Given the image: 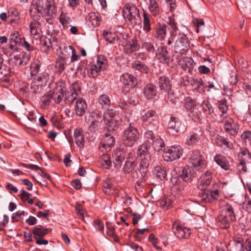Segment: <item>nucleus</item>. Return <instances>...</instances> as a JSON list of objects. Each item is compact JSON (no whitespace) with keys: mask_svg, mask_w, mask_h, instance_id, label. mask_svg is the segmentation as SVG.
I'll list each match as a JSON object with an SVG mask.
<instances>
[{"mask_svg":"<svg viewBox=\"0 0 251 251\" xmlns=\"http://www.w3.org/2000/svg\"><path fill=\"white\" fill-rule=\"evenodd\" d=\"M123 15L127 24L132 27L139 25L141 22L139 10L133 4L127 3L124 6Z\"/></svg>","mask_w":251,"mask_h":251,"instance_id":"nucleus-1","label":"nucleus"},{"mask_svg":"<svg viewBox=\"0 0 251 251\" xmlns=\"http://www.w3.org/2000/svg\"><path fill=\"white\" fill-rule=\"evenodd\" d=\"M235 220L233 206L227 204L217 218L216 222L217 226L221 228L227 229L229 227L230 223Z\"/></svg>","mask_w":251,"mask_h":251,"instance_id":"nucleus-2","label":"nucleus"},{"mask_svg":"<svg viewBox=\"0 0 251 251\" xmlns=\"http://www.w3.org/2000/svg\"><path fill=\"white\" fill-rule=\"evenodd\" d=\"M221 185V183L220 182H214L212 186H211L212 189L201 192L200 194L201 201L207 203L211 202L217 199L219 196L218 189L220 187Z\"/></svg>","mask_w":251,"mask_h":251,"instance_id":"nucleus-3","label":"nucleus"},{"mask_svg":"<svg viewBox=\"0 0 251 251\" xmlns=\"http://www.w3.org/2000/svg\"><path fill=\"white\" fill-rule=\"evenodd\" d=\"M139 134L136 128L132 127L126 129L123 135V144L127 147H132L139 139Z\"/></svg>","mask_w":251,"mask_h":251,"instance_id":"nucleus-4","label":"nucleus"},{"mask_svg":"<svg viewBox=\"0 0 251 251\" xmlns=\"http://www.w3.org/2000/svg\"><path fill=\"white\" fill-rule=\"evenodd\" d=\"M103 119L102 113L99 110L91 112L90 115L86 117V121L89 124L90 130L96 131L101 126Z\"/></svg>","mask_w":251,"mask_h":251,"instance_id":"nucleus-5","label":"nucleus"},{"mask_svg":"<svg viewBox=\"0 0 251 251\" xmlns=\"http://www.w3.org/2000/svg\"><path fill=\"white\" fill-rule=\"evenodd\" d=\"M188 161L198 171L204 169L206 167L204 157L197 151L191 152L188 157Z\"/></svg>","mask_w":251,"mask_h":251,"instance_id":"nucleus-6","label":"nucleus"},{"mask_svg":"<svg viewBox=\"0 0 251 251\" xmlns=\"http://www.w3.org/2000/svg\"><path fill=\"white\" fill-rule=\"evenodd\" d=\"M183 149L180 146L170 147L163 154V157L166 161H173L179 159L182 155Z\"/></svg>","mask_w":251,"mask_h":251,"instance_id":"nucleus-7","label":"nucleus"},{"mask_svg":"<svg viewBox=\"0 0 251 251\" xmlns=\"http://www.w3.org/2000/svg\"><path fill=\"white\" fill-rule=\"evenodd\" d=\"M190 48V42L185 35L179 36L176 40L174 45L176 52L181 54H186Z\"/></svg>","mask_w":251,"mask_h":251,"instance_id":"nucleus-8","label":"nucleus"},{"mask_svg":"<svg viewBox=\"0 0 251 251\" xmlns=\"http://www.w3.org/2000/svg\"><path fill=\"white\" fill-rule=\"evenodd\" d=\"M240 163L238 165L239 170L244 173L247 172L246 162H251V153L246 148H241L238 153Z\"/></svg>","mask_w":251,"mask_h":251,"instance_id":"nucleus-9","label":"nucleus"},{"mask_svg":"<svg viewBox=\"0 0 251 251\" xmlns=\"http://www.w3.org/2000/svg\"><path fill=\"white\" fill-rule=\"evenodd\" d=\"M49 229L44 228L41 226H36L32 230V234L36 240V243L38 245H47L48 241L43 238L49 232Z\"/></svg>","mask_w":251,"mask_h":251,"instance_id":"nucleus-10","label":"nucleus"},{"mask_svg":"<svg viewBox=\"0 0 251 251\" xmlns=\"http://www.w3.org/2000/svg\"><path fill=\"white\" fill-rule=\"evenodd\" d=\"M216 181L213 180V173L209 171L205 172L204 174H202L200 177L198 186V188L201 190L206 189L207 187ZM217 182H220L217 181Z\"/></svg>","mask_w":251,"mask_h":251,"instance_id":"nucleus-11","label":"nucleus"},{"mask_svg":"<svg viewBox=\"0 0 251 251\" xmlns=\"http://www.w3.org/2000/svg\"><path fill=\"white\" fill-rule=\"evenodd\" d=\"M220 122L223 125V127L226 132L232 135H234L237 133L238 126L230 117H224L221 119Z\"/></svg>","mask_w":251,"mask_h":251,"instance_id":"nucleus-12","label":"nucleus"},{"mask_svg":"<svg viewBox=\"0 0 251 251\" xmlns=\"http://www.w3.org/2000/svg\"><path fill=\"white\" fill-rule=\"evenodd\" d=\"M120 79L124 86V91L126 93H129L130 89L133 88L137 84L136 78L128 73L123 74L120 77Z\"/></svg>","mask_w":251,"mask_h":251,"instance_id":"nucleus-13","label":"nucleus"},{"mask_svg":"<svg viewBox=\"0 0 251 251\" xmlns=\"http://www.w3.org/2000/svg\"><path fill=\"white\" fill-rule=\"evenodd\" d=\"M172 230L176 236L179 239L187 238L191 233L190 228L183 226L177 222L173 224Z\"/></svg>","mask_w":251,"mask_h":251,"instance_id":"nucleus-14","label":"nucleus"},{"mask_svg":"<svg viewBox=\"0 0 251 251\" xmlns=\"http://www.w3.org/2000/svg\"><path fill=\"white\" fill-rule=\"evenodd\" d=\"M44 11L47 22L50 23V20L54 17L57 13V8L54 0H47Z\"/></svg>","mask_w":251,"mask_h":251,"instance_id":"nucleus-15","label":"nucleus"},{"mask_svg":"<svg viewBox=\"0 0 251 251\" xmlns=\"http://www.w3.org/2000/svg\"><path fill=\"white\" fill-rule=\"evenodd\" d=\"M44 8L43 0H33L30 9L31 16L32 17H40V15H36V13L42 14Z\"/></svg>","mask_w":251,"mask_h":251,"instance_id":"nucleus-16","label":"nucleus"},{"mask_svg":"<svg viewBox=\"0 0 251 251\" xmlns=\"http://www.w3.org/2000/svg\"><path fill=\"white\" fill-rule=\"evenodd\" d=\"M32 18L34 20L30 23V32L36 41H37L38 38L41 37V24L37 21L39 17Z\"/></svg>","mask_w":251,"mask_h":251,"instance_id":"nucleus-17","label":"nucleus"},{"mask_svg":"<svg viewBox=\"0 0 251 251\" xmlns=\"http://www.w3.org/2000/svg\"><path fill=\"white\" fill-rule=\"evenodd\" d=\"M126 157V151L122 149H117L113 154V164L114 167L119 169L121 168L123 161Z\"/></svg>","mask_w":251,"mask_h":251,"instance_id":"nucleus-18","label":"nucleus"},{"mask_svg":"<svg viewBox=\"0 0 251 251\" xmlns=\"http://www.w3.org/2000/svg\"><path fill=\"white\" fill-rule=\"evenodd\" d=\"M24 38L18 31L11 33L9 37V48L12 50H16L17 46H20Z\"/></svg>","mask_w":251,"mask_h":251,"instance_id":"nucleus-19","label":"nucleus"},{"mask_svg":"<svg viewBox=\"0 0 251 251\" xmlns=\"http://www.w3.org/2000/svg\"><path fill=\"white\" fill-rule=\"evenodd\" d=\"M114 138L110 134H106L99 146V150L102 152L107 151L114 145Z\"/></svg>","mask_w":251,"mask_h":251,"instance_id":"nucleus-20","label":"nucleus"},{"mask_svg":"<svg viewBox=\"0 0 251 251\" xmlns=\"http://www.w3.org/2000/svg\"><path fill=\"white\" fill-rule=\"evenodd\" d=\"M158 84L161 93L169 94L171 90L172 84L168 77L160 76L158 78Z\"/></svg>","mask_w":251,"mask_h":251,"instance_id":"nucleus-21","label":"nucleus"},{"mask_svg":"<svg viewBox=\"0 0 251 251\" xmlns=\"http://www.w3.org/2000/svg\"><path fill=\"white\" fill-rule=\"evenodd\" d=\"M196 173L194 169L189 167H185L183 168L181 174L180 175V177L183 180L186 182L191 181L196 177Z\"/></svg>","mask_w":251,"mask_h":251,"instance_id":"nucleus-22","label":"nucleus"},{"mask_svg":"<svg viewBox=\"0 0 251 251\" xmlns=\"http://www.w3.org/2000/svg\"><path fill=\"white\" fill-rule=\"evenodd\" d=\"M167 26L163 23H158L156 25L154 32L153 33L154 36L160 41L163 40L166 35Z\"/></svg>","mask_w":251,"mask_h":251,"instance_id":"nucleus-23","label":"nucleus"},{"mask_svg":"<svg viewBox=\"0 0 251 251\" xmlns=\"http://www.w3.org/2000/svg\"><path fill=\"white\" fill-rule=\"evenodd\" d=\"M136 157L134 153L129 152L124 167L125 173H129L134 169L136 166Z\"/></svg>","mask_w":251,"mask_h":251,"instance_id":"nucleus-24","label":"nucleus"},{"mask_svg":"<svg viewBox=\"0 0 251 251\" xmlns=\"http://www.w3.org/2000/svg\"><path fill=\"white\" fill-rule=\"evenodd\" d=\"M147 135L151 136V138L150 137H147L148 138L150 139V140L148 139V142H150L151 141H152V145L155 151H160L165 147L164 142L160 137L158 136H152L151 133H147Z\"/></svg>","mask_w":251,"mask_h":251,"instance_id":"nucleus-25","label":"nucleus"},{"mask_svg":"<svg viewBox=\"0 0 251 251\" xmlns=\"http://www.w3.org/2000/svg\"><path fill=\"white\" fill-rule=\"evenodd\" d=\"M140 48V45L136 38L128 41L124 46V51L127 54H131L138 50Z\"/></svg>","mask_w":251,"mask_h":251,"instance_id":"nucleus-26","label":"nucleus"},{"mask_svg":"<svg viewBox=\"0 0 251 251\" xmlns=\"http://www.w3.org/2000/svg\"><path fill=\"white\" fill-rule=\"evenodd\" d=\"M196 102L190 98H187L185 103V107L188 112V115L193 118L197 116V112L196 110Z\"/></svg>","mask_w":251,"mask_h":251,"instance_id":"nucleus-27","label":"nucleus"},{"mask_svg":"<svg viewBox=\"0 0 251 251\" xmlns=\"http://www.w3.org/2000/svg\"><path fill=\"white\" fill-rule=\"evenodd\" d=\"M214 161L218 165L225 171H228L229 170V162L226 156L221 154H216L214 157Z\"/></svg>","mask_w":251,"mask_h":251,"instance_id":"nucleus-28","label":"nucleus"},{"mask_svg":"<svg viewBox=\"0 0 251 251\" xmlns=\"http://www.w3.org/2000/svg\"><path fill=\"white\" fill-rule=\"evenodd\" d=\"M74 140L79 148H82L84 144V135L83 131L79 128H76L74 131Z\"/></svg>","mask_w":251,"mask_h":251,"instance_id":"nucleus-29","label":"nucleus"},{"mask_svg":"<svg viewBox=\"0 0 251 251\" xmlns=\"http://www.w3.org/2000/svg\"><path fill=\"white\" fill-rule=\"evenodd\" d=\"M181 123L174 117H171L168 124L169 132L175 135L180 130Z\"/></svg>","mask_w":251,"mask_h":251,"instance_id":"nucleus-30","label":"nucleus"},{"mask_svg":"<svg viewBox=\"0 0 251 251\" xmlns=\"http://www.w3.org/2000/svg\"><path fill=\"white\" fill-rule=\"evenodd\" d=\"M156 59L161 63H167L169 60V55L165 47L158 48L156 53Z\"/></svg>","mask_w":251,"mask_h":251,"instance_id":"nucleus-31","label":"nucleus"},{"mask_svg":"<svg viewBox=\"0 0 251 251\" xmlns=\"http://www.w3.org/2000/svg\"><path fill=\"white\" fill-rule=\"evenodd\" d=\"M36 44L41 46V50L44 52H47L52 47L50 39L46 37H41L38 38Z\"/></svg>","mask_w":251,"mask_h":251,"instance_id":"nucleus-32","label":"nucleus"},{"mask_svg":"<svg viewBox=\"0 0 251 251\" xmlns=\"http://www.w3.org/2000/svg\"><path fill=\"white\" fill-rule=\"evenodd\" d=\"M87 108V105L85 100L82 98L78 99L76 102L75 108L76 114L79 116L83 115Z\"/></svg>","mask_w":251,"mask_h":251,"instance_id":"nucleus-33","label":"nucleus"},{"mask_svg":"<svg viewBox=\"0 0 251 251\" xmlns=\"http://www.w3.org/2000/svg\"><path fill=\"white\" fill-rule=\"evenodd\" d=\"M140 160V171L145 176L147 168L151 161V155L147 154L146 156L138 157Z\"/></svg>","mask_w":251,"mask_h":251,"instance_id":"nucleus-34","label":"nucleus"},{"mask_svg":"<svg viewBox=\"0 0 251 251\" xmlns=\"http://www.w3.org/2000/svg\"><path fill=\"white\" fill-rule=\"evenodd\" d=\"M95 65L100 71L105 70L108 67L107 59L103 55H100L97 57V63Z\"/></svg>","mask_w":251,"mask_h":251,"instance_id":"nucleus-35","label":"nucleus"},{"mask_svg":"<svg viewBox=\"0 0 251 251\" xmlns=\"http://www.w3.org/2000/svg\"><path fill=\"white\" fill-rule=\"evenodd\" d=\"M131 67L135 71H138L143 74H147L149 71V69L147 65L138 60L132 62Z\"/></svg>","mask_w":251,"mask_h":251,"instance_id":"nucleus-36","label":"nucleus"},{"mask_svg":"<svg viewBox=\"0 0 251 251\" xmlns=\"http://www.w3.org/2000/svg\"><path fill=\"white\" fill-rule=\"evenodd\" d=\"M169 21L168 25H169V30L172 40H174L177 34L178 28L176 26V23L173 18L170 17L169 18Z\"/></svg>","mask_w":251,"mask_h":251,"instance_id":"nucleus-37","label":"nucleus"},{"mask_svg":"<svg viewBox=\"0 0 251 251\" xmlns=\"http://www.w3.org/2000/svg\"><path fill=\"white\" fill-rule=\"evenodd\" d=\"M157 118V115L153 111H148L142 117L143 121L149 124H153V122L156 121Z\"/></svg>","mask_w":251,"mask_h":251,"instance_id":"nucleus-38","label":"nucleus"},{"mask_svg":"<svg viewBox=\"0 0 251 251\" xmlns=\"http://www.w3.org/2000/svg\"><path fill=\"white\" fill-rule=\"evenodd\" d=\"M180 64L184 70L189 69V71H191L194 68V62L192 58L183 57L182 58V59L180 60Z\"/></svg>","mask_w":251,"mask_h":251,"instance_id":"nucleus-39","label":"nucleus"},{"mask_svg":"<svg viewBox=\"0 0 251 251\" xmlns=\"http://www.w3.org/2000/svg\"><path fill=\"white\" fill-rule=\"evenodd\" d=\"M149 11L154 16H158L160 14V8L156 0H150L148 4Z\"/></svg>","mask_w":251,"mask_h":251,"instance_id":"nucleus-40","label":"nucleus"},{"mask_svg":"<svg viewBox=\"0 0 251 251\" xmlns=\"http://www.w3.org/2000/svg\"><path fill=\"white\" fill-rule=\"evenodd\" d=\"M66 65V58L59 56L56 61L55 67L57 71L61 73L65 70Z\"/></svg>","mask_w":251,"mask_h":251,"instance_id":"nucleus-41","label":"nucleus"},{"mask_svg":"<svg viewBox=\"0 0 251 251\" xmlns=\"http://www.w3.org/2000/svg\"><path fill=\"white\" fill-rule=\"evenodd\" d=\"M41 89V87H39V85L36 84V82L34 81L31 84L30 89L26 87L25 88H21V90L23 93H40Z\"/></svg>","mask_w":251,"mask_h":251,"instance_id":"nucleus-42","label":"nucleus"},{"mask_svg":"<svg viewBox=\"0 0 251 251\" xmlns=\"http://www.w3.org/2000/svg\"><path fill=\"white\" fill-rule=\"evenodd\" d=\"M30 58V54L29 53H24L21 57L18 58L17 56L15 57L16 60V63L19 65L25 66L27 64Z\"/></svg>","mask_w":251,"mask_h":251,"instance_id":"nucleus-43","label":"nucleus"},{"mask_svg":"<svg viewBox=\"0 0 251 251\" xmlns=\"http://www.w3.org/2000/svg\"><path fill=\"white\" fill-rule=\"evenodd\" d=\"M41 67V63L38 60H36L32 62L30 64V71L31 76L36 75L39 72Z\"/></svg>","mask_w":251,"mask_h":251,"instance_id":"nucleus-44","label":"nucleus"},{"mask_svg":"<svg viewBox=\"0 0 251 251\" xmlns=\"http://www.w3.org/2000/svg\"><path fill=\"white\" fill-rule=\"evenodd\" d=\"M100 164L104 169H109L111 165L110 157L107 154H103L100 158Z\"/></svg>","mask_w":251,"mask_h":251,"instance_id":"nucleus-45","label":"nucleus"},{"mask_svg":"<svg viewBox=\"0 0 251 251\" xmlns=\"http://www.w3.org/2000/svg\"><path fill=\"white\" fill-rule=\"evenodd\" d=\"M200 138L196 133H192L188 137L186 140L185 143L188 146H192L196 144L199 141Z\"/></svg>","mask_w":251,"mask_h":251,"instance_id":"nucleus-46","label":"nucleus"},{"mask_svg":"<svg viewBox=\"0 0 251 251\" xmlns=\"http://www.w3.org/2000/svg\"><path fill=\"white\" fill-rule=\"evenodd\" d=\"M52 98V95H43L41 99V107L43 109L46 108L50 105Z\"/></svg>","mask_w":251,"mask_h":251,"instance_id":"nucleus-47","label":"nucleus"},{"mask_svg":"<svg viewBox=\"0 0 251 251\" xmlns=\"http://www.w3.org/2000/svg\"><path fill=\"white\" fill-rule=\"evenodd\" d=\"M161 207L166 210L172 207V201L167 197H164L160 202Z\"/></svg>","mask_w":251,"mask_h":251,"instance_id":"nucleus-48","label":"nucleus"},{"mask_svg":"<svg viewBox=\"0 0 251 251\" xmlns=\"http://www.w3.org/2000/svg\"><path fill=\"white\" fill-rule=\"evenodd\" d=\"M153 172L156 176L160 179L165 178L167 175L166 171L160 166L155 167Z\"/></svg>","mask_w":251,"mask_h":251,"instance_id":"nucleus-49","label":"nucleus"},{"mask_svg":"<svg viewBox=\"0 0 251 251\" xmlns=\"http://www.w3.org/2000/svg\"><path fill=\"white\" fill-rule=\"evenodd\" d=\"M137 154L138 157L146 156L147 154H150L147 145L143 144L140 146L138 149Z\"/></svg>","mask_w":251,"mask_h":251,"instance_id":"nucleus-50","label":"nucleus"},{"mask_svg":"<svg viewBox=\"0 0 251 251\" xmlns=\"http://www.w3.org/2000/svg\"><path fill=\"white\" fill-rule=\"evenodd\" d=\"M143 28L147 32L151 29L150 16L148 13L145 12H144Z\"/></svg>","mask_w":251,"mask_h":251,"instance_id":"nucleus-51","label":"nucleus"},{"mask_svg":"<svg viewBox=\"0 0 251 251\" xmlns=\"http://www.w3.org/2000/svg\"><path fill=\"white\" fill-rule=\"evenodd\" d=\"M89 19L92 23V24L94 26H97L99 25V22L100 21V18L98 14L92 12L89 15Z\"/></svg>","mask_w":251,"mask_h":251,"instance_id":"nucleus-52","label":"nucleus"},{"mask_svg":"<svg viewBox=\"0 0 251 251\" xmlns=\"http://www.w3.org/2000/svg\"><path fill=\"white\" fill-rule=\"evenodd\" d=\"M59 20L64 28H68V25L72 21L71 18L67 14L64 13H62L60 16Z\"/></svg>","mask_w":251,"mask_h":251,"instance_id":"nucleus-53","label":"nucleus"},{"mask_svg":"<svg viewBox=\"0 0 251 251\" xmlns=\"http://www.w3.org/2000/svg\"><path fill=\"white\" fill-rule=\"evenodd\" d=\"M215 143L218 146L221 147H223L224 146H226L228 148L229 147V142L227 139L223 136H217L215 139Z\"/></svg>","mask_w":251,"mask_h":251,"instance_id":"nucleus-54","label":"nucleus"},{"mask_svg":"<svg viewBox=\"0 0 251 251\" xmlns=\"http://www.w3.org/2000/svg\"><path fill=\"white\" fill-rule=\"evenodd\" d=\"M104 122L107 125V128L109 131H114L118 127V123L115 119H112Z\"/></svg>","mask_w":251,"mask_h":251,"instance_id":"nucleus-55","label":"nucleus"},{"mask_svg":"<svg viewBox=\"0 0 251 251\" xmlns=\"http://www.w3.org/2000/svg\"><path fill=\"white\" fill-rule=\"evenodd\" d=\"M142 48L147 51L154 53L155 51V47L154 43L151 42H145L142 45Z\"/></svg>","mask_w":251,"mask_h":251,"instance_id":"nucleus-56","label":"nucleus"},{"mask_svg":"<svg viewBox=\"0 0 251 251\" xmlns=\"http://www.w3.org/2000/svg\"><path fill=\"white\" fill-rule=\"evenodd\" d=\"M148 239L157 250L161 251L162 250L160 247L157 245L159 243V240L154 234H151L149 236Z\"/></svg>","mask_w":251,"mask_h":251,"instance_id":"nucleus-57","label":"nucleus"},{"mask_svg":"<svg viewBox=\"0 0 251 251\" xmlns=\"http://www.w3.org/2000/svg\"><path fill=\"white\" fill-rule=\"evenodd\" d=\"M144 92L145 94H155L157 92L156 87L152 84H148L144 88Z\"/></svg>","mask_w":251,"mask_h":251,"instance_id":"nucleus-58","label":"nucleus"},{"mask_svg":"<svg viewBox=\"0 0 251 251\" xmlns=\"http://www.w3.org/2000/svg\"><path fill=\"white\" fill-rule=\"evenodd\" d=\"M115 116V111L113 109L107 110L103 115V119L104 121H107L112 119H114V117Z\"/></svg>","mask_w":251,"mask_h":251,"instance_id":"nucleus-59","label":"nucleus"},{"mask_svg":"<svg viewBox=\"0 0 251 251\" xmlns=\"http://www.w3.org/2000/svg\"><path fill=\"white\" fill-rule=\"evenodd\" d=\"M146 231H149V229L148 228L138 229L134 235L135 240L137 241H141L144 239L145 237L143 234Z\"/></svg>","mask_w":251,"mask_h":251,"instance_id":"nucleus-60","label":"nucleus"},{"mask_svg":"<svg viewBox=\"0 0 251 251\" xmlns=\"http://www.w3.org/2000/svg\"><path fill=\"white\" fill-rule=\"evenodd\" d=\"M103 35L104 39L110 43H112L115 40V35L111 32L104 30L103 32Z\"/></svg>","mask_w":251,"mask_h":251,"instance_id":"nucleus-61","label":"nucleus"},{"mask_svg":"<svg viewBox=\"0 0 251 251\" xmlns=\"http://www.w3.org/2000/svg\"><path fill=\"white\" fill-rule=\"evenodd\" d=\"M9 72L8 69L5 67L0 66V79L6 80L7 76L9 75Z\"/></svg>","mask_w":251,"mask_h":251,"instance_id":"nucleus-62","label":"nucleus"},{"mask_svg":"<svg viewBox=\"0 0 251 251\" xmlns=\"http://www.w3.org/2000/svg\"><path fill=\"white\" fill-rule=\"evenodd\" d=\"M98 68L95 65H93L90 70L88 71V74L90 77H96L98 73L100 72V70L98 69Z\"/></svg>","mask_w":251,"mask_h":251,"instance_id":"nucleus-63","label":"nucleus"},{"mask_svg":"<svg viewBox=\"0 0 251 251\" xmlns=\"http://www.w3.org/2000/svg\"><path fill=\"white\" fill-rule=\"evenodd\" d=\"M241 139L243 142L247 143L251 140V132L245 131L241 135Z\"/></svg>","mask_w":251,"mask_h":251,"instance_id":"nucleus-64","label":"nucleus"}]
</instances>
